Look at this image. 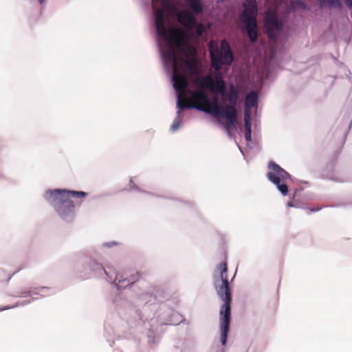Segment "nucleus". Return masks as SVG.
Listing matches in <instances>:
<instances>
[{
  "label": "nucleus",
  "mask_w": 352,
  "mask_h": 352,
  "mask_svg": "<svg viewBox=\"0 0 352 352\" xmlns=\"http://www.w3.org/2000/svg\"><path fill=\"white\" fill-rule=\"evenodd\" d=\"M155 27L158 36L163 38L167 44V50L165 51L164 58L169 61H175L179 59L177 50L186 59L195 58L196 54L195 48L191 45H186L183 32L174 28H166L164 23V14L162 10L155 13Z\"/></svg>",
  "instance_id": "1"
},
{
  "label": "nucleus",
  "mask_w": 352,
  "mask_h": 352,
  "mask_svg": "<svg viewBox=\"0 0 352 352\" xmlns=\"http://www.w3.org/2000/svg\"><path fill=\"white\" fill-rule=\"evenodd\" d=\"M213 284L217 295L223 302L219 311L221 342L225 345L231 322L232 292L228 279V264L226 258L218 264L213 274Z\"/></svg>",
  "instance_id": "2"
},
{
  "label": "nucleus",
  "mask_w": 352,
  "mask_h": 352,
  "mask_svg": "<svg viewBox=\"0 0 352 352\" xmlns=\"http://www.w3.org/2000/svg\"><path fill=\"white\" fill-rule=\"evenodd\" d=\"M192 93V103H186L183 107L188 109L195 108L199 111H204L214 117L223 118L226 119L224 127L227 133L230 135V131L236 127L237 122V111L233 105H225L221 107L218 98L214 97L210 100L203 89Z\"/></svg>",
  "instance_id": "3"
},
{
  "label": "nucleus",
  "mask_w": 352,
  "mask_h": 352,
  "mask_svg": "<svg viewBox=\"0 0 352 352\" xmlns=\"http://www.w3.org/2000/svg\"><path fill=\"white\" fill-rule=\"evenodd\" d=\"M87 196L84 191L49 190L45 192V199L53 206L58 215L65 221L73 219L75 206L71 198L82 199Z\"/></svg>",
  "instance_id": "4"
},
{
  "label": "nucleus",
  "mask_w": 352,
  "mask_h": 352,
  "mask_svg": "<svg viewBox=\"0 0 352 352\" xmlns=\"http://www.w3.org/2000/svg\"><path fill=\"white\" fill-rule=\"evenodd\" d=\"M244 10L241 14V20L245 24L248 36L250 41L256 42L258 37L256 16L258 12L256 0H245Z\"/></svg>",
  "instance_id": "5"
},
{
  "label": "nucleus",
  "mask_w": 352,
  "mask_h": 352,
  "mask_svg": "<svg viewBox=\"0 0 352 352\" xmlns=\"http://www.w3.org/2000/svg\"><path fill=\"white\" fill-rule=\"evenodd\" d=\"M211 65L215 70H219L222 65H230L234 60L233 53L226 40L221 41L220 48L210 45Z\"/></svg>",
  "instance_id": "6"
},
{
  "label": "nucleus",
  "mask_w": 352,
  "mask_h": 352,
  "mask_svg": "<svg viewBox=\"0 0 352 352\" xmlns=\"http://www.w3.org/2000/svg\"><path fill=\"white\" fill-rule=\"evenodd\" d=\"M267 179L276 185L283 195L288 193L287 184L292 180L290 175L278 164L271 161L268 164Z\"/></svg>",
  "instance_id": "7"
},
{
  "label": "nucleus",
  "mask_w": 352,
  "mask_h": 352,
  "mask_svg": "<svg viewBox=\"0 0 352 352\" xmlns=\"http://www.w3.org/2000/svg\"><path fill=\"white\" fill-rule=\"evenodd\" d=\"M173 87L177 95V107L180 110L188 109V107H183V105L186 103H192V96L188 98L186 96V89L188 85V80L187 77L184 73L181 72H174L173 74ZM192 91H188V93L192 96Z\"/></svg>",
  "instance_id": "8"
},
{
  "label": "nucleus",
  "mask_w": 352,
  "mask_h": 352,
  "mask_svg": "<svg viewBox=\"0 0 352 352\" xmlns=\"http://www.w3.org/2000/svg\"><path fill=\"white\" fill-rule=\"evenodd\" d=\"M265 26L266 34L270 41L275 43L283 29V23L274 12H268L265 16Z\"/></svg>",
  "instance_id": "9"
},
{
  "label": "nucleus",
  "mask_w": 352,
  "mask_h": 352,
  "mask_svg": "<svg viewBox=\"0 0 352 352\" xmlns=\"http://www.w3.org/2000/svg\"><path fill=\"white\" fill-rule=\"evenodd\" d=\"M200 86L207 87L211 92L219 94L223 97L226 96V82L221 76H216L214 82L211 75H206L201 78Z\"/></svg>",
  "instance_id": "10"
},
{
  "label": "nucleus",
  "mask_w": 352,
  "mask_h": 352,
  "mask_svg": "<svg viewBox=\"0 0 352 352\" xmlns=\"http://www.w3.org/2000/svg\"><path fill=\"white\" fill-rule=\"evenodd\" d=\"M173 64L174 72H181L184 74L188 73L189 74H197L198 73V68L197 66V61L195 58L186 59L181 58L176 59L175 61H171Z\"/></svg>",
  "instance_id": "11"
},
{
  "label": "nucleus",
  "mask_w": 352,
  "mask_h": 352,
  "mask_svg": "<svg viewBox=\"0 0 352 352\" xmlns=\"http://www.w3.org/2000/svg\"><path fill=\"white\" fill-rule=\"evenodd\" d=\"M194 13L190 10H184L177 14V20L188 30H192L197 25V19L193 15Z\"/></svg>",
  "instance_id": "12"
},
{
  "label": "nucleus",
  "mask_w": 352,
  "mask_h": 352,
  "mask_svg": "<svg viewBox=\"0 0 352 352\" xmlns=\"http://www.w3.org/2000/svg\"><path fill=\"white\" fill-rule=\"evenodd\" d=\"M186 2L192 13L195 14L203 13L202 0H186Z\"/></svg>",
  "instance_id": "13"
},
{
  "label": "nucleus",
  "mask_w": 352,
  "mask_h": 352,
  "mask_svg": "<svg viewBox=\"0 0 352 352\" xmlns=\"http://www.w3.org/2000/svg\"><path fill=\"white\" fill-rule=\"evenodd\" d=\"M153 6H155V3H160L161 8L155 9L154 14H155L156 12L159 10H163L164 12L165 10H168L172 8L174 6L173 0H152ZM165 15V14L164 13Z\"/></svg>",
  "instance_id": "14"
},
{
  "label": "nucleus",
  "mask_w": 352,
  "mask_h": 352,
  "mask_svg": "<svg viewBox=\"0 0 352 352\" xmlns=\"http://www.w3.org/2000/svg\"><path fill=\"white\" fill-rule=\"evenodd\" d=\"M258 94L255 91L250 92L245 97V106L248 107H254L257 105Z\"/></svg>",
  "instance_id": "15"
},
{
  "label": "nucleus",
  "mask_w": 352,
  "mask_h": 352,
  "mask_svg": "<svg viewBox=\"0 0 352 352\" xmlns=\"http://www.w3.org/2000/svg\"><path fill=\"white\" fill-rule=\"evenodd\" d=\"M239 98V92L234 87V86H231L229 90V93L228 94V100L230 102L229 105H234L236 104L237 100Z\"/></svg>",
  "instance_id": "16"
},
{
  "label": "nucleus",
  "mask_w": 352,
  "mask_h": 352,
  "mask_svg": "<svg viewBox=\"0 0 352 352\" xmlns=\"http://www.w3.org/2000/svg\"><path fill=\"white\" fill-rule=\"evenodd\" d=\"M140 277V276L139 275L138 273H137L135 277L134 276H132V277L130 278V279H129V280L127 278L121 280V278L119 277V274H116L114 281L117 282L116 284L119 287H126V285H123L122 284V282L126 281L127 283L126 285H130V284L133 283L135 281H136Z\"/></svg>",
  "instance_id": "17"
},
{
  "label": "nucleus",
  "mask_w": 352,
  "mask_h": 352,
  "mask_svg": "<svg viewBox=\"0 0 352 352\" xmlns=\"http://www.w3.org/2000/svg\"><path fill=\"white\" fill-rule=\"evenodd\" d=\"M320 2L321 7L324 5H328L329 8H334L337 9L342 8V3L340 0H318Z\"/></svg>",
  "instance_id": "18"
},
{
  "label": "nucleus",
  "mask_w": 352,
  "mask_h": 352,
  "mask_svg": "<svg viewBox=\"0 0 352 352\" xmlns=\"http://www.w3.org/2000/svg\"><path fill=\"white\" fill-rule=\"evenodd\" d=\"M196 30V34L198 36H201L203 33L206 31L205 26L202 23H197L195 27Z\"/></svg>",
  "instance_id": "19"
},
{
  "label": "nucleus",
  "mask_w": 352,
  "mask_h": 352,
  "mask_svg": "<svg viewBox=\"0 0 352 352\" xmlns=\"http://www.w3.org/2000/svg\"><path fill=\"white\" fill-rule=\"evenodd\" d=\"M251 126L252 124H245V138L247 141L251 140Z\"/></svg>",
  "instance_id": "20"
},
{
  "label": "nucleus",
  "mask_w": 352,
  "mask_h": 352,
  "mask_svg": "<svg viewBox=\"0 0 352 352\" xmlns=\"http://www.w3.org/2000/svg\"><path fill=\"white\" fill-rule=\"evenodd\" d=\"M182 110H179L178 111V116L177 118L174 120L172 126H171V129L173 131H175L176 129H177L180 125V118H179V116H180V113H181V111Z\"/></svg>",
  "instance_id": "21"
},
{
  "label": "nucleus",
  "mask_w": 352,
  "mask_h": 352,
  "mask_svg": "<svg viewBox=\"0 0 352 352\" xmlns=\"http://www.w3.org/2000/svg\"><path fill=\"white\" fill-rule=\"evenodd\" d=\"M245 124H251V116H244Z\"/></svg>",
  "instance_id": "22"
},
{
  "label": "nucleus",
  "mask_w": 352,
  "mask_h": 352,
  "mask_svg": "<svg viewBox=\"0 0 352 352\" xmlns=\"http://www.w3.org/2000/svg\"><path fill=\"white\" fill-rule=\"evenodd\" d=\"M244 116H251V107L245 106Z\"/></svg>",
  "instance_id": "23"
},
{
  "label": "nucleus",
  "mask_w": 352,
  "mask_h": 352,
  "mask_svg": "<svg viewBox=\"0 0 352 352\" xmlns=\"http://www.w3.org/2000/svg\"><path fill=\"white\" fill-rule=\"evenodd\" d=\"M347 6L352 9V0H345Z\"/></svg>",
  "instance_id": "24"
},
{
  "label": "nucleus",
  "mask_w": 352,
  "mask_h": 352,
  "mask_svg": "<svg viewBox=\"0 0 352 352\" xmlns=\"http://www.w3.org/2000/svg\"><path fill=\"white\" fill-rule=\"evenodd\" d=\"M318 210H319V208H309V210L311 212L318 211Z\"/></svg>",
  "instance_id": "25"
},
{
  "label": "nucleus",
  "mask_w": 352,
  "mask_h": 352,
  "mask_svg": "<svg viewBox=\"0 0 352 352\" xmlns=\"http://www.w3.org/2000/svg\"><path fill=\"white\" fill-rule=\"evenodd\" d=\"M287 206L289 207H294V204L292 202H288Z\"/></svg>",
  "instance_id": "26"
},
{
  "label": "nucleus",
  "mask_w": 352,
  "mask_h": 352,
  "mask_svg": "<svg viewBox=\"0 0 352 352\" xmlns=\"http://www.w3.org/2000/svg\"><path fill=\"white\" fill-rule=\"evenodd\" d=\"M44 0H39L40 3H43Z\"/></svg>",
  "instance_id": "27"
}]
</instances>
